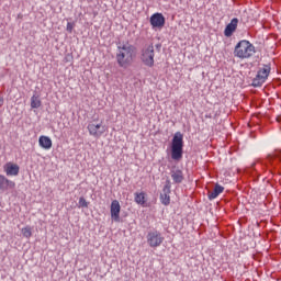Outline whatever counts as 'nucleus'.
<instances>
[{"mask_svg":"<svg viewBox=\"0 0 281 281\" xmlns=\"http://www.w3.org/2000/svg\"><path fill=\"white\" fill-rule=\"evenodd\" d=\"M135 56H137V48H135V46L131 44H123L122 46H117L116 61L117 65L123 69H126L133 65Z\"/></svg>","mask_w":281,"mask_h":281,"instance_id":"f257e3e1","label":"nucleus"},{"mask_svg":"<svg viewBox=\"0 0 281 281\" xmlns=\"http://www.w3.org/2000/svg\"><path fill=\"white\" fill-rule=\"evenodd\" d=\"M256 54V47L247 40H241L234 49V56L236 58H240L245 60L247 58H251Z\"/></svg>","mask_w":281,"mask_h":281,"instance_id":"f03ea898","label":"nucleus"},{"mask_svg":"<svg viewBox=\"0 0 281 281\" xmlns=\"http://www.w3.org/2000/svg\"><path fill=\"white\" fill-rule=\"evenodd\" d=\"M183 157V134L177 132L171 142V158L179 161Z\"/></svg>","mask_w":281,"mask_h":281,"instance_id":"7ed1b4c3","label":"nucleus"},{"mask_svg":"<svg viewBox=\"0 0 281 281\" xmlns=\"http://www.w3.org/2000/svg\"><path fill=\"white\" fill-rule=\"evenodd\" d=\"M140 60L145 67H155V46L147 44L140 52Z\"/></svg>","mask_w":281,"mask_h":281,"instance_id":"20e7f679","label":"nucleus"},{"mask_svg":"<svg viewBox=\"0 0 281 281\" xmlns=\"http://www.w3.org/2000/svg\"><path fill=\"white\" fill-rule=\"evenodd\" d=\"M269 74H271V66L263 65L261 68H259L257 76L252 80V85L255 87H262V85L267 82Z\"/></svg>","mask_w":281,"mask_h":281,"instance_id":"39448f33","label":"nucleus"},{"mask_svg":"<svg viewBox=\"0 0 281 281\" xmlns=\"http://www.w3.org/2000/svg\"><path fill=\"white\" fill-rule=\"evenodd\" d=\"M87 128L89 135H91V137H97V139L100 138L108 131V128L105 127V125L102 124V122L98 123L95 121L90 122Z\"/></svg>","mask_w":281,"mask_h":281,"instance_id":"423d86ee","label":"nucleus"},{"mask_svg":"<svg viewBox=\"0 0 281 281\" xmlns=\"http://www.w3.org/2000/svg\"><path fill=\"white\" fill-rule=\"evenodd\" d=\"M165 238L158 231H153L147 234V245L153 247L154 249L157 247H161L164 244Z\"/></svg>","mask_w":281,"mask_h":281,"instance_id":"0eeeda50","label":"nucleus"},{"mask_svg":"<svg viewBox=\"0 0 281 281\" xmlns=\"http://www.w3.org/2000/svg\"><path fill=\"white\" fill-rule=\"evenodd\" d=\"M120 212H122V206L120 205V201L113 200L110 206V214L114 223H120Z\"/></svg>","mask_w":281,"mask_h":281,"instance_id":"6e6552de","label":"nucleus"},{"mask_svg":"<svg viewBox=\"0 0 281 281\" xmlns=\"http://www.w3.org/2000/svg\"><path fill=\"white\" fill-rule=\"evenodd\" d=\"M149 23L151 27H158L159 30H161V27L166 25V18L164 16L162 13H154L150 16Z\"/></svg>","mask_w":281,"mask_h":281,"instance_id":"1a4fd4ad","label":"nucleus"},{"mask_svg":"<svg viewBox=\"0 0 281 281\" xmlns=\"http://www.w3.org/2000/svg\"><path fill=\"white\" fill-rule=\"evenodd\" d=\"M14 188H16V183L0 173V193L8 192V190H14Z\"/></svg>","mask_w":281,"mask_h":281,"instance_id":"9d476101","label":"nucleus"},{"mask_svg":"<svg viewBox=\"0 0 281 281\" xmlns=\"http://www.w3.org/2000/svg\"><path fill=\"white\" fill-rule=\"evenodd\" d=\"M3 170L7 175V177H18L21 168L19 167V165H16L14 162H7L3 166Z\"/></svg>","mask_w":281,"mask_h":281,"instance_id":"9b49d317","label":"nucleus"},{"mask_svg":"<svg viewBox=\"0 0 281 281\" xmlns=\"http://www.w3.org/2000/svg\"><path fill=\"white\" fill-rule=\"evenodd\" d=\"M238 27V19L234 18L229 24L226 25L225 30H224V36H226L227 38H229L231 36L234 35V32H236Z\"/></svg>","mask_w":281,"mask_h":281,"instance_id":"f8f14e48","label":"nucleus"},{"mask_svg":"<svg viewBox=\"0 0 281 281\" xmlns=\"http://www.w3.org/2000/svg\"><path fill=\"white\" fill-rule=\"evenodd\" d=\"M38 146H41L44 150H50L53 146L52 138L45 135L40 136Z\"/></svg>","mask_w":281,"mask_h":281,"instance_id":"ddd939ff","label":"nucleus"},{"mask_svg":"<svg viewBox=\"0 0 281 281\" xmlns=\"http://www.w3.org/2000/svg\"><path fill=\"white\" fill-rule=\"evenodd\" d=\"M225 188L221 184H215L213 191L209 192V201H214L220 194H223Z\"/></svg>","mask_w":281,"mask_h":281,"instance_id":"4468645a","label":"nucleus"},{"mask_svg":"<svg viewBox=\"0 0 281 281\" xmlns=\"http://www.w3.org/2000/svg\"><path fill=\"white\" fill-rule=\"evenodd\" d=\"M134 201L137 205H142L143 207L146 205V193L139 192L134 194Z\"/></svg>","mask_w":281,"mask_h":281,"instance_id":"2eb2a0df","label":"nucleus"},{"mask_svg":"<svg viewBox=\"0 0 281 281\" xmlns=\"http://www.w3.org/2000/svg\"><path fill=\"white\" fill-rule=\"evenodd\" d=\"M171 178L175 183H181L183 181V171L180 169L171 171Z\"/></svg>","mask_w":281,"mask_h":281,"instance_id":"dca6fc26","label":"nucleus"},{"mask_svg":"<svg viewBox=\"0 0 281 281\" xmlns=\"http://www.w3.org/2000/svg\"><path fill=\"white\" fill-rule=\"evenodd\" d=\"M41 99H38V97L33 95L31 98V109H41Z\"/></svg>","mask_w":281,"mask_h":281,"instance_id":"f3484780","label":"nucleus"},{"mask_svg":"<svg viewBox=\"0 0 281 281\" xmlns=\"http://www.w3.org/2000/svg\"><path fill=\"white\" fill-rule=\"evenodd\" d=\"M22 235L24 238H32V227L31 226H25L21 229Z\"/></svg>","mask_w":281,"mask_h":281,"instance_id":"a211bd4d","label":"nucleus"},{"mask_svg":"<svg viewBox=\"0 0 281 281\" xmlns=\"http://www.w3.org/2000/svg\"><path fill=\"white\" fill-rule=\"evenodd\" d=\"M160 203H162V205H168L170 203V193H161Z\"/></svg>","mask_w":281,"mask_h":281,"instance_id":"6ab92c4d","label":"nucleus"},{"mask_svg":"<svg viewBox=\"0 0 281 281\" xmlns=\"http://www.w3.org/2000/svg\"><path fill=\"white\" fill-rule=\"evenodd\" d=\"M170 188H171L170 182H169V180H167V182L162 189V194H170Z\"/></svg>","mask_w":281,"mask_h":281,"instance_id":"aec40b11","label":"nucleus"},{"mask_svg":"<svg viewBox=\"0 0 281 281\" xmlns=\"http://www.w3.org/2000/svg\"><path fill=\"white\" fill-rule=\"evenodd\" d=\"M79 205L80 207H89V202L85 198L79 199Z\"/></svg>","mask_w":281,"mask_h":281,"instance_id":"412c9836","label":"nucleus"},{"mask_svg":"<svg viewBox=\"0 0 281 281\" xmlns=\"http://www.w3.org/2000/svg\"><path fill=\"white\" fill-rule=\"evenodd\" d=\"M67 32H69V34H71L74 32V23L68 22L67 26H66Z\"/></svg>","mask_w":281,"mask_h":281,"instance_id":"4be33fe9","label":"nucleus"},{"mask_svg":"<svg viewBox=\"0 0 281 281\" xmlns=\"http://www.w3.org/2000/svg\"><path fill=\"white\" fill-rule=\"evenodd\" d=\"M274 157H277L278 159H281V150H277L274 153Z\"/></svg>","mask_w":281,"mask_h":281,"instance_id":"5701e85b","label":"nucleus"},{"mask_svg":"<svg viewBox=\"0 0 281 281\" xmlns=\"http://www.w3.org/2000/svg\"><path fill=\"white\" fill-rule=\"evenodd\" d=\"M0 106H3V98H0Z\"/></svg>","mask_w":281,"mask_h":281,"instance_id":"b1692460","label":"nucleus"}]
</instances>
